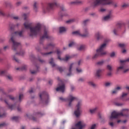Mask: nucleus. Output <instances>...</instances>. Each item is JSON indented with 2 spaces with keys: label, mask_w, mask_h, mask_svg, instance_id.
<instances>
[{
  "label": "nucleus",
  "mask_w": 129,
  "mask_h": 129,
  "mask_svg": "<svg viewBox=\"0 0 129 129\" xmlns=\"http://www.w3.org/2000/svg\"><path fill=\"white\" fill-rule=\"evenodd\" d=\"M23 17L24 18V20H26L24 24V26L25 29H29L30 31L29 36L33 37V36H36V35L40 34L41 29L42 28L41 24L40 23H37L35 24V27H32L33 23L30 22V20H29V19H27V18H28L27 14H24Z\"/></svg>",
  "instance_id": "f257e3e1"
},
{
  "label": "nucleus",
  "mask_w": 129,
  "mask_h": 129,
  "mask_svg": "<svg viewBox=\"0 0 129 129\" xmlns=\"http://www.w3.org/2000/svg\"><path fill=\"white\" fill-rule=\"evenodd\" d=\"M128 109H123L120 112L113 111L110 116L109 119L110 120H112L113 118H117L119 116H127L128 115Z\"/></svg>",
  "instance_id": "f03ea898"
},
{
  "label": "nucleus",
  "mask_w": 129,
  "mask_h": 129,
  "mask_svg": "<svg viewBox=\"0 0 129 129\" xmlns=\"http://www.w3.org/2000/svg\"><path fill=\"white\" fill-rule=\"evenodd\" d=\"M105 47H106V43L102 44L100 47L97 49L96 53L92 57L93 59H95L97 58V57H99V56H104V55H106L107 52L104 51Z\"/></svg>",
  "instance_id": "7ed1b4c3"
},
{
  "label": "nucleus",
  "mask_w": 129,
  "mask_h": 129,
  "mask_svg": "<svg viewBox=\"0 0 129 129\" xmlns=\"http://www.w3.org/2000/svg\"><path fill=\"white\" fill-rule=\"evenodd\" d=\"M120 65L119 67H117V72H119L121 71L123 73H127L129 72V68L125 66V62H129V58L125 60H120Z\"/></svg>",
  "instance_id": "20e7f679"
},
{
  "label": "nucleus",
  "mask_w": 129,
  "mask_h": 129,
  "mask_svg": "<svg viewBox=\"0 0 129 129\" xmlns=\"http://www.w3.org/2000/svg\"><path fill=\"white\" fill-rule=\"evenodd\" d=\"M112 0H93L92 7H98L103 5H111Z\"/></svg>",
  "instance_id": "39448f33"
},
{
  "label": "nucleus",
  "mask_w": 129,
  "mask_h": 129,
  "mask_svg": "<svg viewBox=\"0 0 129 129\" xmlns=\"http://www.w3.org/2000/svg\"><path fill=\"white\" fill-rule=\"evenodd\" d=\"M57 80L59 81V87L56 89V91L64 92V91H65V85H64V82L59 78H57Z\"/></svg>",
  "instance_id": "423d86ee"
},
{
  "label": "nucleus",
  "mask_w": 129,
  "mask_h": 129,
  "mask_svg": "<svg viewBox=\"0 0 129 129\" xmlns=\"http://www.w3.org/2000/svg\"><path fill=\"white\" fill-rule=\"evenodd\" d=\"M59 99L61 100V101H69V106H71V103L72 101H74L76 99V97H74L72 95H70L68 98V99H64L62 97H60Z\"/></svg>",
  "instance_id": "0eeeda50"
},
{
  "label": "nucleus",
  "mask_w": 129,
  "mask_h": 129,
  "mask_svg": "<svg viewBox=\"0 0 129 129\" xmlns=\"http://www.w3.org/2000/svg\"><path fill=\"white\" fill-rule=\"evenodd\" d=\"M84 31L85 34H81L80 31L79 30L74 31L72 32V34L73 35L79 36L80 37H87V35H88V29L87 28H85Z\"/></svg>",
  "instance_id": "6e6552de"
},
{
  "label": "nucleus",
  "mask_w": 129,
  "mask_h": 129,
  "mask_svg": "<svg viewBox=\"0 0 129 129\" xmlns=\"http://www.w3.org/2000/svg\"><path fill=\"white\" fill-rule=\"evenodd\" d=\"M76 110L75 111V114L77 117H78L82 112V111L80 109L81 108V102H79L76 106Z\"/></svg>",
  "instance_id": "1a4fd4ad"
},
{
  "label": "nucleus",
  "mask_w": 129,
  "mask_h": 129,
  "mask_svg": "<svg viewBox=\"0 0 129 129\" xmlns=\"http://www.w3.org/2000/svg\"><path fill=\"white\" fill-rule=\"evenodd\" d=\"M39 96L41 100H43V98L45 101V103H47V101L49 100V96L47 93L43 92L39 95Z\"/></svg>",
  "instance_id": "9d476101"
},
{
  "label": "nucleus",
  "mask_w": 129,
  "mask_h": 129,
  "mask_svg": "<svg viewBox=\"0 0 129 129\" xmlns=\"http://www.w3.org/2000/svg\"><path fill=\"white\" fill-rule=\"evenodd\" d=\"M84 126H85V123H84V122L80 121L76 124L75 128H73L72 129H82Z\"/></svg>",
  "instance_id": "9b49d317"
},
{
  "label": "nucleus",
  "mask_w": 129,
  "mask_h": 129,
  "mask_svg": "<svg viewBox=\"0 0 129 129\" xmlns=\"http://www.w3.org/2000/svg\"><path fill=\"white\" fill-rule=\"evenodd\" d=\"M11 40L12 41V43H13V49L14 50H16V49L18 48V47H20L21 46V43L17 42L15 41V37H12L11 39Z\"/></svg>",
  "instance_id": "f8f14e48"
},
{
  "label": "nucleus",
  "mask_w": 129,
  "mask_h": 129,
  "mask_svg": "<svg viewBox=\"0 0 129 129\" xmlns=\"http://www.w3.org/2000/svg\"><path fill=\"white\" fill-rule=\"evenodd\" d=\"M56 54H57L58 55V59H59V60H60V61H68V60L71 59V56L69 55H66L64 58L62 59L60 58V56L59 55L61 54V51H60L59 49H57Z\"/></svg>",
  "instance_id": "ddd939ff"
},
{
  "label": "nucleus",
  "mask_w": 129,
  "mask_h": 129,
  "mask_svg": "<svg viewBox=\"0 0 129 129\" xmlns=\"http://www.w3.org/2000/svg\"><path fill=\"white\" fill-rule=\"evenodd\" d=\"M49 63L52 66V67H55L56 69H58L59 71V72H62L63 71V69H62L61 67H59L58 66L55 64L54 62H53V58H51L50 59V61H49Z\"/></svg>",
  "instance_id": "4468645a"
},
{
  "label": "nucleus",
  "mask_w": 129,
  "mask_h": 129,
  "mask_svg": "<svg viewBox=\"0 0 129 129\" xmlns=\"http://www.w3.org/2000/svg\"><path fill=\"white\" fill-rule=\"evenodd\" d=\"M54 7H57L56 3H50L48 5L47 10H51L54 8Z\"/></svg>",
  "instance_id": "2eb2a0df"
},
{
  "label": "nucleus",
  "mask_w": 129,
  "mask_h": 129,
  "mask_svg": "<svg viewBox=\"0 0 129 129\" xmlns=\"http://www.w3.org/2000/svg\"><path fill=\"white\" fill-rule=\"evenodd\" d=\"M95 37L97 39V40H100L101 39H102V35H101V32H96L95 34Z\"/></svg>",
  "instance_id": "dca6fc26"
},
{
  "label": "nucleus",
  "mask_w": 129,
  "mask_h": 129,
  "mask_svg": "<svg viewBox=\"0 0 129 129\" xmlns=\"http://www.w3.org/2000/svg\"><path fill=\"white\" fill-rule=\"evenodd\" d=\"M127 95V93H122L121 96L120 97V99H122L123 101H127V100H129V98H127L125 99V100H123V97H125Z\"/></svg>",
  "instance_id": "f3484780"
},
{
  "label": "nucleus",
  "mask_w": 129,
  "mask_h": 129,
  "mask_svg": "<svg viewBox=\"0 0 129 129\" xmlns=\"http://www.w3.org/2000/svg\"><path fill=\"white\" fill-rule=\"evenodd\" d=\"M47 33H48V31L47 30V29H45L44 30V35L41 37L42 40H43V39H48L49 38V36H48V34Z\"/></svg>",
  "instance_id": "a211bd4d"
},
{
  "label": "nucleus",
  "mask_w": 129,
  "mask_h": 129,
  "mask_svg": "<svg viewBox=\"0 0 129 129\" xmlns=\"http://www.w3.org/2000/svg\"><path fill=\"white\" fill-rule=\"evenodd\" d=\"M101 73H102V70L98 69L96 71V76L98 77L101 76Z\"/></svg>",
  "instance_id": "6ab92c4d"
},
{
  "label": "nucleus",
  "mask_w": 129,
  "mask_h": 129,
  "mask_svg": "<svg viewBox=\"0 0 129 129\" xmlns=\"http://www.w3.org/2000/svg\"><path fill=\"white\" fill-rule=\"evenodd\" d=\"M111 19V14H110L104 17V21H108Z\"/></svg>",
  "instance_id": "aec40b11"
},
{
  "label": "nucleus",
  "mask_w": 129,
  "mask_h": 129,
  "mask_svg": "<svg viewBox=\"0 0 129 129\" xmlns=\"http://www.w3.org/2000/svg\"><path fill=\"white\" fill-rule=\"evenodd\" d=\"M67 31V29L66 28L61 27L59 28V33H64V32H66Z\"/></svg>",
  "instance_id": "412c9836"
},
{
  "label": "nucleus",
  "mask_w": 129,
  "mask_h": 129,
  "mask_svg": "<svg viewBox=\"0 0 129 129\" xmlns=\"http://www.w3.org/2000/svg\"><path fill=\"white\" fill-rule=\"evenodd\" d=\"M96 110H97V108H96V107L94 108L93 109H90V113H91L92 114L93 113H95V112L96 111Z\"/></svg>",
  "instance_id": "4be33fe9"
},
{
  "label": "nucleus",
  "mask_w": 129,
  "mask_h": 129,
  "mask_svg": "<svg viewBox=\"0 0 129 129\" xmlns=\"http://www.w3.org/2000/svg\"><path fill=\"white\" fill-rule=\"evenodd\" d=\"M76 66V64L75 63H72L70 66V69H69V72L71 73V71H72V68L73 67H75Z\"/></svg>",
  "instance_id": "5701e85b"
},
{
  "label": "nucleus",
  "mask_w": 129,
  "mask_h": 129,
  "mask_svg": "<svg viewBox=\"0 0 129 129\" xmlns=\"http://www.w3.org/2000/svg\"><path fill=\"white\" fill-rule=\"evenodd\" d=\"M15 35H18L20 37H22V35H23V31H17L15 32Z\"/></svg>",
  "instance_id": "b1692460"
},
{
  "label": "nucleus",
  "mask_w": 129,
  "mask_h": 129,
  "mask_svg": "<svg viewBox=\"0 0 129 129\" xmlns=\"http://www.w3.org/2000/svg\"><path fill=\"white\" fill-rule=\"evenodd\" d=\"M5 74H7V71L6 70L0 71V75L4 76Z\"/></svg>",
  "instance_id": "393cba45"
},
{
  "label": "nucleus",
  "mask_w": 129,
  "mask_h": 129,
  "mask_svg": "<svg viewBox=\"0 0 129 129\" xmlns=\"http://www.w3.org/2000/svg\"><path fill=\"white\" fill-rule=\"evenodd\" d=\"M89 85H90L91 86H92L93 87H95L96 86V84H95L93 82H88Z\"/></svg>",
  "instance_id": "a878e982"
},
{
  "label": "nucleus",
  "mask_w": 129,
  "mask_h": 129,
  "mask_svg": "<svg viewBox=\"0 0 129 129\" xmlns=\"http://www.w3.org/2000/svg\"><path fill=\"white\" fill-rule=\"evenodd\" d=\"M54 47V44L53 43H50L47 46V47L45 49H52Z\"/></svg>",
  "instance_id": "bb28decb"
},
{
  "label": "nucleus",
  "mask_w": 129,
  "mask_h": 129,
  "mask_svg": "<svg viewBox=\"0 0 129 129\" xmlns=\"http://www.w3.org/2000/svg\"><path fill=\"white\" fill-rule=\"evenodd\" d=\"M104 63V61L103 60H101L97 62V65H98L99 66H101V65H103Z\"/></svg>",
  "instance_id": "cd10ccee"
},
{
  "label": "nucleus",
  "mask_w": 129,
  "mask_h": 129,
  "mask_svg": "<svg viewBox=\"0 0 129 129\" xmlns=\"http://www.w3.org/2000/svg\"><path fill=\"white\" fill-rule=\"evenodd\" d=\"M107 69L109 71H112V67L109 64L107 66Z\"/></svg>",
  "instance_id": "c85d7f7f"
},
{
  "label": "nucleus",
  "mask_w": 129,
  "mask_h": 129,
  "mask_svg": "<svg viewBox=\"0 0 129 129\" xmlns=\"http://www.w3.org/2000/svg\"><path fill=\"white\" fill-rule=\"evenodd\" d=\"M84 48H85L84 45H81L80 47L78 48V49L80 50V51H81L82 50H83Z\"/></svg>",
  "instance_id": "c756f323"
},
{
  "label": "nucleus",
  "mask_w": 129,
  "mask_h": 129,
  "mask_svg": "<svg viewBox=\"0 0 129 129\" xmlns=\"http://www.w3.org/2000/svg\"><path fill=\"white\" fill-rule=\"evenodd\" d=\"M112 83H111V82H106L105 84V86L106 87H108V86H110V85H112Z\"/></svg>",
  "instance_id": "7c9ffc66"
},
{
  "label": "nucleus",
  "mask_w": 129,
  "mask_h": 129,
  "mask_svg": "<svg viewBox=\"0 0 129 129\" xmlns=\"http://www.w3.org/2000/svg\"><path fill=\"white\" fill-rule=\"evenodd\" d=\"M73 22H74V20H73V19H71V20H69L67 21L66 22V23H67V24H71V23H73Z\"/></svg>",
  "instance_id": "2f4dec72"
},
{
  "label": "nucleus",
  "mask_w": 129,
  "mask_h": 129,
  "mask_svg": "<svg viewBox=\"0 0 129 129\" xmlns=\"http://www.w3.org/2000/svg\"><path fill=\"white\" fill-rule=\"evenodd\" d=\"M128 6H129L128 4L124 3L122 5V8H127V7Z\"/></svg>",
  "instance_id": "473e14b6"
},
{
  "label": "nucleus",
  "mask_w": 129,
  "mask_h": 129,
  "mask_svg": "<svg viewBox=\"0 0 129 129\" xmlns=\"http://www.w3.org/2000/svg\"><path fill=\"white\" fill-rule=\"evenodd\" d=\"M123 105V103H115V105H116L117 106H122Z\"/></svg>",
  "instance_id": "72a5a7b5"
},
{
  "label": "nucleus",
  "mask_w": 129,
  "mask_h": 129,
  "mask_svg": "<svg viewBox=\"0 0 129 129\" xmlns=\"http://www.w3.org/2000/svg\"><path fill=\"white\" fill-rule=\"evenodd\" d=\"M75 45V42H72L69 44V47H73Z\"/></svg>",
  "instance_id": "f704fd0d"
},
{
  "label": "nucleus",
  "mask_w": 129,
  "mask_h": 129,
  "mask_svg": "<svg viewBox=\"0 0 129 129\" xmlns=\"http://www.w3.org/2000/svg\"><path fill=\"white\" fill-rule=\"evenodd\" d=\"M76 71L78 73H80L81 72H82V70L78 68L76 69Z\"/></svg>",
  "instance_id": "c9c22d12"
},
{
  "label": "nucleus",
  "mask_w": 129,
  "mask_h": 129,
  "mask_svg": "<svg viewBox=\"0 0 129 129\" xmlns=\"http://www.w3.org/2000/svg\"><path fill=\"white\" fill-rule=\"evenodd\" d=\"M24 97V95L22 94L19 95V101H21V100H22V99H23Z\"/></svg>",
  "instance_id": "e433bc0d"
},
{
  "label": "nucleus",
  "mask_w": 129,
  "mask_h": 129,
  "mask_svg": "<svg viewBox=\"0 0 129 129\" xmlns=\"http://www.w3.org/2000/svg\"><path fill=\"white\" fill-rule=\"evenodd\" d=\"M119 46L120 47V48H124V47H125V44L123 43H120L119 44Z\"/></svg>",
  "instance_id": "4c0bfd02"
},
{
  "label": "nucleus",
  "mask_w": 129,
  "mask_h": 129,
  "mask_svg": "<svg viewBox=\"0 0 129 129\" xmlns=\"http://www.w3.org/2000/svg\"><path fill=\"white\" fill-rule=\"evenodd\" d=\"M115 52H112V53H110V57H114L115 56Z\"/></svg>",
  "instance_id": "58836bf2"
},
{
  "label": "nucleus",
  "mask_w": 129,
  "mask_h": 129,
  "mask_svg": "<svg viewBox=\"0 0 129 129\" xmlns=\"http://www.w3.org/2000/svg\"><path fill=\"white\" fill-rule=\"evenodd\" d=\"M116 93H117V91L115 89L111 92V94H116Z\"/></svg>",
  "instance_id": "ea45409f"
},
{
  "label": "nucleus",
  "mask_w": 129,
  "mask_h": 129,
  "mask_svg": "<svg viewBox=\"0 0 129 129\" xmlns=\"http://www.w3.org/2000/svg\"><path fill=\"white\" fill-rule=\"evenodd\" d=\"M121 89L122 88L121 86H118L115 88V89L117 91H118V90H121Z\"/></svg>",
  "instance_id": "a19ab883"
},
{
  "label": "nucleus",
  "mask_w": 129,
  "mask_h": 129,
  "mask_svg": "<svg viewBox=\"0 0 129 129\" xmlns=\"http://www.w3.org/2000/svg\"><path fill=\"white\" fill-rule=\"evenodd\" d=\"M95 127H96V124H94L91 126L90 129H95Z\"/></svg>",
  "instance_id": "79ce46f5"
},
{
  "label": "nucleus",
  "mask_w": 129,
  "mask_h": 129,
  "mask_svg": "<svg viewBox=\"0 0 129 129\" xmlns=\"http://www.w3.org/2000/svg\"><path fill=\"white\" fill-rule=\"evenodd\" d=\"M60 11L61 12H65V11H66V9H65V8H64V7H61L60 8Z\"/></svg>",
  "instance_id": "37998d69"
},
{
  "label": "nucleus",
  "mask_w": 129,
  "mask_h": 129,
  "mask_svg": "<svg viewBox=\"0 0 129 129\" xmlns=\"http://www.w3.org/2000/svg\"><path fill=\"white\" fill-rule=\"evenodd\" d=\"M0 15L1 16H5V13L3 10H0Z\"/></svg>",
  "instance_id": "c03bdc74"
},
{
  "label": "nucleus",
  "mask_w": 129,
  "mask_h": 129,
  "mask_svg": "<svg viewBox=\"0 0 129 129\" xmlns=\"http://www.w3.org/2000/svg\"><path fill=\"white\" fill-rule=\"evenodd\" d=\"M111 71H110L109 72L107 73V76H111L112 75Z\"/></svg>",
  "instance_id": "a18cd8bd"
},
{
  "label": "nucleus",
  "mask_w": 129,
  "mask_h": 129,
  "mask_svg": "<svg viewBox=\"0 0 129 129\" xmlns=\"http://www.w3.org/2000/svg\"><path fill=\"white\" fill-rule=\"evenodd\" d=\"M118 31V29H115L113 30V33L115 35H116V32Z\"/></svg>",
  "instance_id": "49530a36"
},
{
  "label": "nucleus",
  "mask_w": 129,
  "mask_h": 129,
  "mask_svg": "<svg viewBox=\"0 0 129 129\" xmlns=\"http://www.w3.org/2000/svg\"><path fill=\"white\" fill-rule=\"evenodd\" d=\"M5 125H6V123H2L0 124V127H3V126H5Z\"/></svg>",
  "instance_id": "de8ad7c7"
},
{
  "label": "nucleus",
  "mask_w": 129,
  "mask_h": 129,
  "mask_svg": "<svg viewBox=\"0 0 129 129\" xmlns=\"http://www.w3.org/2000/svg\"><path fill=\"white\" fill-rule=\"evenodd\" d=\"M18 117H12L13 120H18Z\"/></svg>",
  "instance_id": "09e8293b"
},
{
  "label": "nucleus",
  "mask_w": 129,
  "mask_h": 129,
  "mask_svg": "<svg viewBox=\"0 0 129 129\" xmlns=\"http://www.w3.org/2000/svg\"><path fill=\"white\" fill-rule=\"evenodd\" d=\"M52 53H54V52H53V51H50V52H48V53H45L44 55H49V54H52Z\"/></svg>",
  "instance_id": "8fccbe9b"
},
{
  "label": "nucleus",
  "mask_w": 129,
  "mask_h": 129,
  "mask_svg": "<svg viewBox=\"0 0 129 129\" xmlns=\"http://www.w3.org/2000/svg\"><path fill=\"white\" fill-rule=\"evenodd\" d=\"M7 78H8V79H9L10 80H11V79H12V76H11V75H8V76H7Z\"/></svg>",
  "instance_id": "3c124183"
},
{
  "label": "nucleus",
  "mask_w": 129,
  "mask_h": 129,
  "mask_svg": "<svg viewBox=\"0 0 129 129\" xmlns=\"http://www.w3.org/2000/svg\"><path fill=\"white\" fill-rule=\"evenodd\" d=\"M9 108L10 109H14V107H15V106H9Z\"/></svg>",
  "instance_id": "603ef678"
},
{
  "label": "nucleus",
  "mask_w": 129,
  "mask_h": 129,
  "mask_svg": "<svg viewBox=\"0 0 129 129\" xmlns=\"http://www.w3.org/2000/svg\"><path fill=\"white\" fill-rule=\"evenodd\" d=\"M31 74H36L37 73L36 71H31Z\"/></svg>",
  "instance_id": "864d4df0"
},
{
  "label": "nucleus",
  "mask_w": 129,
  "mask_h": 129,
  "mask_svg": "<svg viewBox=\"0 0 129 129\" xmlns=\"http://www.w3.org/2000/svg\"><path fill=\"white\" fill-rule=\"evenodd\" d=\"M13 58L16 62H19V59H18V58H16V57H15V56Z\"/></svg>",
  "instance_id": "5fc2aeb1"
},
{
  "label": "nucleus",
  "mask_w": 129,
  "mask_h": 129,
  "mask_svg": "<svg viewBox=\"0 0 129 129\" xmlns=\"http://www.w3.org/2000/svg\"><path fill=\"white\" fill-rule=\"evenodd\" d=\"M109 124H110V125L111 126H113V122H110L109 123Z\"/></svg>",
  "instance_id": "6e6d98bb"
},
{
  "label": "nucleus",
  "mask_w": 129,
  "mask_h": 129,
  "mask_svg": "<svg viewBox=\"0 0 129 129\" xmlns=\"http://www.w3.org/2000/svg\"><path fill=\"white\" fill-rule=\"evenodd\" d=\"M100 11L101 12H105V9H101L100 10Z\"/></svg>",
  "instance_id": "4d7b16f0"
},
{
  "label": "nucleus",
  "mask_w": 129,
  "mask_h": 129,
  "mask_svg": "<svg viewBox=\"0 0 129 129\" xmlns=\"http://www.w3.org/2000/svg\"><path fill=\"white\" fill-rule=\"evenodd\" d=\"M9 98H10V99H12V100H14V97H12L11 96H9Z\"/></svg>",
  "instance_id": "13d9d810"
},
{
  "label": "nucleus",
  "mask_w": 129,
  "mask_h": 129,
  "mask_svg": "<svg viewBox=\"0 0 129 129\" xmlns=\"http://www.w3.org/2000/svg\"><path fill=\"white\" fill-rule=\"evenodd\" d=\"M33 89H31L30 90H29V93H33Z\"/></svg>",
  "instance_id": "bf43d9fd"
},
{
  "label": "nucleus",
  "mask_w": 129,
  "mask_h": 129,
  "mask_svg": "<svg viewBox=\"0 0 129 129\" xmlns=\"http://www.w3.org/2000/svg\"><path fill=\"white\" fill-rule=\"evenodd\" d=\"M13 19H14V20H18V19H19V17H14Z\"/></svg>",
  "instance_id": "052dcab7"
},
{
  "label": "nucleus",
  "mask_w": 129,
  "mask_h": 129,
  "mask_svg": "<svg viewBox=\"0 0 129 129\" xmlns=\"http://www.w3.org/2000/svg\"><path fill=\"white\" fill-rule=\"evenodd\" d=\"M36 5H37V3H35L34 5V9H36L37 8V7L36 6Z\"/></svg>",
  "instance_id": "680f3d73"
},
{
  "label": "nucleus",
  "mask_w": 129,
  "mask_h": 129,
  "mask_svg": "<svg viewBox=\"0 0 129 129\" xmlns=\"http://www.w3.org/2000/svg\"><path fill=\"white\" fill-rule=\"evenodd\" d=\"M4 116H6V114H4L2 115H0V117H4Z\"/></svg>",
  "instance_id": "e2e57ef3"
},
{
  "label": "nucleus",
  "mask_w": 129,
  "mask_h": 129,
  "mask_svg": "<svg viewBox=\"0 0 129 129\" xmlns=\"http://www.w3.org/2000/svg\"><path fill=\"white\" fill-rule=\"evenodd\" d=\"M127 121V120H124L122 121V122H123V123H125V122H126Z\"/></svg>",
  "instance_id": "0e129e2a"
},
{
  "label": "nucleus",
  "mask_w": 129,
  "mask_h": 129,
  "mask_svg": "<svg viewBox=\"0 0 129 129\" xmlns=\"http://www.w3.org/2000/svg\"><path fill=\"white\" fill-rule=\"evenodd\" d=\"M122 52V53H125V52H126V50L125 49H123Z\"/></svg>",
  "instance_id": "69168bd1"
},
{
  "label": "nucleus",
  "mask_w": 129,
  "mask_h": 129,
  "mask_svg": "<svg viewBox=\"0 0 129 129\" xmlns=\"http://www.w3.org/2000/svg\"><path fill=\"white\" fill-rule=\"evenodd\" d=\"M114 7H115V8H116V7H117V4H114Z\"/></svg>",
  "instance_id": "338daca9"
},
{
  "label": "nucleus",
  "mask_w": 129,
  "mask_h": 129,
  "mask_svg": "<svg viewBox=\"0 0 129 129\" xmlns=\"http://www.w3.org/2000/svg\"><path fill=\"white\" fill-rule=\"evenodd\" d=\"M23 54H24V52H21L19 53V55H23Z\"/></svg>",
  "instance_id": "774afa93"
}]
</instances>
